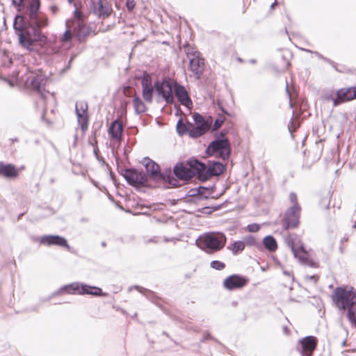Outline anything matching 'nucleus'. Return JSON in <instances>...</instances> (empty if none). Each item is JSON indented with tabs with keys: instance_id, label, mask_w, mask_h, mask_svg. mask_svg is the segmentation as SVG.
<instances>
[{
	"instance_id": "obj_1",
	"label": "nucleus",
	"mask_w": 356,
	"mask_h": 356,
	"mask_svg": "<svg viewBox=\"0 0 356 356\" xmlns=\"http://www.w3.org/2000/svg\"><path fill=\"white\" fill-rule=\"evenodd\" d=\"M40 9L41 0H30L24 13H17L14 16L13 27L18 44L29 52L35 51L36 43L44 42L47 39L42 29L48 26L49 19Z\"/></svg>"
},
{
	"instance_id": "obj_2",
	"label": "nucleus",
	"mask_w": 356,
	"mask_h": 356,
	"mask_svg": "<svg viewBox=\"0 0 356 356\" xmlns=\"http://www.w3.org/2000/svg\"><path fill=\"white\" fill-rule=\"evenodd\" d=\"M227 242L223 232H207L198 236L195 241L197 247L208 254H213L222 250Z\"/></svg>"
},
{
	"instance_id": "obj_3",
	"label": "nucleus",
	"mask_w": 356,
	"mask_h": 356,
	"mask_svg": "<svg viewBox=\"0 0 356 356\" xmlns=\"http://www.w3.org/2000/svg\"><path fill=\"white\" fill-rule=\"evenodd\" d=\"M184 48L188 59V70L196 79H200L205 69L204 58L196 47L191 46L188 42H185Z\"/></svg>"
},
{
	"instance_id": "obj_4",
	"label": "nucleus",
	"mask_w": 356,
	"mask_h": 356,
	"mask_svg": "<svg viewBox=\"0 0 356 356\" xmlns=\"http://www.w3.org/2000/svg\"><path fill=\"white\" fill-rule=\"evenodd\" d=\"M333 305L340 312H345V305L356 306V289L351 286H337L331 295Z\"/></svg>"
},
{
	"instance_id": "obj_5",
	"label": "nucleus",
	"mask_w": 356,
	"mask_h": 356,
	"mask_svg": "<svg viewBox=\"0 0 356 356\" xmlns=\"http://www.w3.org/2000/svg\"><path fill=\"white\" fill-rule=\"evenodd\" d=\"M168 76H164L161 79H156L154 82V90L158 98L161 97L167 104L174 103L175 99L172 95L173 82ZM160 103L159 99H156Z\"/></svg>"
},
{
	"instance_id": "obj_6",
	"label": "nucleus",
	"mask_w": 356,
	"mask_h": 356,
	"mask_svg": "<svg viewBox=\"0 0 356 356\" xmlns=\"http://www.w3.org/2000/svg\"><path fill=\"white\" fill-rule=\"evenodd\" d=\"M207 156H215L224 161L228 160L230 156V145L227 139L214 138L206 147Z\"/></svg>"
},
{
	"instance_id": "obj_7",
	"label": "nucleus",
	"mask_w": 356,
	"mask_h": 356,
	"mask_svg": "<svg viewBox=\"0 0 356 356\" xmlns=\"http://www.w3.org/2000/svg\"><path fill=\"white\" fill-rule=\"evenodd\" d=\"M33 242H38L40 245L45 246H58L63 248L70 251V252H74L72 250V247L70 245L67 238L63 236L58 234H44L42 236H34L32 235L30 237Z\"/></svg>"
},
{
	"instance_id": "obj_8",
	"label": "nucleus",
	"mask_w": 356,
	"mask_h": 356,
	"mask_svg": "<svg viewBox=\"0 0 356 356\" xmlns=\"http://www.w3.org/2000/svg\"><path fill=\"white\" fill-rule=\"evenodd\" d=\"M119 160L118 157L115 158L117 171L125 179L128 184L134 186L135 184H142L146 182L147 175L143 171L134 167L124 168L119 165Z\"/></svg>"
},
{
	"instance_id": "obj_9",
	"label": "nucleus",
	"mask_w": 356,
	"mask_h": 356,
	"mask_svg": "<svg viewBox=\"0 0 356 356\" xmlns=\"http://www.w3.org/2000/svg\"><path fill=\"white\" fill-rule=\"evenodd\" d=\"M48 77L42 73L41 70H38L36 72L31 73L26 78V83H29L32 90L36 91L40 97L45 101L47 99V93L48 90L45 89Z\"/></svg>"
},
{
	"instance_id": "obj_10",
	"label": "nucleus",
	"mask_w": 356,
	"mask_h": 356,
	"mask_svg": "<svg viewBox=\"0 0 356 356\" xmlns=\"http://www.w3.org/2000/svg\"><path fill=\"white\" fill-rule=\"evenodd\" d=\"M300 213L301 208H297V206L289 207L282 220V229L288 230L298 228L300 223Z\"/></svg>"
},
{
	"instance_id": "obj_11",
	"label": "nucleus",
	"mask_w": 356,
	"mask_h": 356,
	"mask_svg": "<svg viewBox=\"0 0 356 356\" xmlns=\"http://www.w3.org/2000/svg\"><path fill=\"white\" fill-rule=\"evenodd\" d=\"M133 289H136L140 293L143 294L149 300L152 302L154 303L158 307L161 309V310L170 318H171L173 321L181 322V320L179 317L172 315L169 309H168L165 307L158 302V300H160L161 298L156 295V293L148 289H146L143 286L139 285H134L129 287V291H131Z\"/></svg>"
},
{
	"instance_id": "obj_12",
	"label": "nucleus",
	"mask_w": 356,
	"mask_h": 356,
	"mask_svg": "<svg viewBox=\"0 0 356 356\" xmlns=\"http://www.w3.org/2000/svg\"><path fill=\"white\" fill-rule=\"evenodd\" d=\"M72 295H91L96 297H106L108 293L104 292L102 289L99 286L75 282H73Z\"/></svg>"
},
{
	"instance_id": "obj_13",
	"label": "nucleus",
	"mask_w": 356,
	"mask_h": 356,
	"mask_svg": "<svg viewBox=\"0 0 356 356\" xmlns=\"http://www.w3.org/2000/svg\"><path fill=\"white\" fill-rule=\"evenodd\" d=\"M249 282V278L241 274H232L227 276L222 282L223 287L229 291H233L243 289Z\"/></svg>"
},
{
	"instance_id": "obj_14",
	"label": "nucleus",
	"mask_w": 356,
	"mask_h": 356,
	"mask_svg": "<svg viewBox=\"0 0 356 356\" xmlns=\"http://www.w3.org/2000/svg\"><path fill=\"white\" fill-rule=\"evenodd\" d=\"M90 6L92 13L98 19H104L108 17L111 13V8L107 0L90 1Z\"/></svg>"
},
{
	"instance_id": "obj_15",
	"label": "nucleus",
	"mask_w": 356,
	"mask_h": 356,
	"mask_svg": "<svg viewBox=\"0 0 356 356\" xmlns=\"http://www.w3.org/2000/svg\"><path fill=\"white\" fill-rule=\"evenodd\" d=\"M186 164L190 179L197 176L201 181H204L203 176L206 163L197 158L191 157L187 160Z\"/></svg>"
},
{
	"instance_id": "obj_16",
	"label": "nucleus",
	"mask_w": 356,
	"mask_h": 356,
	"mask_svg": "<svg viewBox=\"0 0 356 356\" xmlns=\"http://www.w3.org/2000/svg\"><path fill=\"white\" fill-rule=\"evenodd\" d=\"M20 168L12 163L0 161V177L6 180H15L19 176Z\"/></svg>"
},
{
	"instance_id": "obj_17",
	"label": "nucleus",
	"mask_w": 356,
	"mask_h": 356,
	"mask_svg": "<svg viewBox=\"0 0 356 356\" xmlns=\"http://www.w3.org/2000/svg\"><path fill=\"white\" fill-rule=\"evenodd\" d=\"M225 170V165L219 161L209 160L204 171L203 179L207 181L210 177L218 176Z\"/></svg>"
},
{
	"instance_id": "obj_18",
	"label": "nucleus",
	"mask_w": 356,
	"mask_h": 356,
	"mask_svg": "<svg viewBox=\"0 0 356 356\" xmlns=\"http://www.w3.org/2000/svg\"><path fill=\"white\" fill-rule=\"evenodd\" d=\"M175 95L179 103L188 109L193 106V102L184 86L177 81L173 82Z\"/></svg>"
},
{
	"instance_id": "obj_19",
	"label": "nucleus",
	"mask_w": 356,
	"mask_h": 356,
	"mask_svg": "<svg viewBox=\"0 0 356 356\" xmlns=\"http://www.w3.org/2000/svg\"><path fill=\"white\" fill-rule=\"evenodd\" d=\"M107 131L108 136L113 140H115L118 143L121 141L123 128L122 124L119 118H116L111 122Z\"/></svg>"
},
{
	"instance_id": "obj_20",
	"label": "nucleus",
	"mask_w": 356,
	"mask_h": 356,
	"mask_svg": "<svg viewBox=\"0 0 356 356\" xmlns=\"http://www.w3.org/2000/svg\"><path fill=\"white\" fill-rule=\"evenodd\" d=\"M156 180L163 181L171 186V188H177L179 186V182L172 175V170L170 167L165 168L163 170L160 169Z\"/></svg>"
},
{
	"instance_id": "obj_21",
	"label": "nucleus",
	"mask_w": 356,
	"mask_h": 356,
	"mask_svg": "<svg viewBox=\"0 0 356 356\" xmlns=\"http://www.w3.org/2000/svg\"><path fill=\"white\" fill-rule=\"evenodd\" d=\"M210 122H205L200 124L194 125L191 122L189 124L188 136L193 139H196L202 136L209 129Z\"/></svg>"
},
{
	"instance_id": "obj_22",
	"label": "nucleus",
	"mask_w": 356,
	"mask_h": 356,
	"mask_svg": "<svg viewBox=\"0 0 356 356\" xmlns=\"http://www.w3.org/2000/svg\"><path fill=\"white\" fill-rule=\"evenodd\" d=\"M317 338L314 336H307L300 339H299L298 343L300 346V348H298V351L300 350H303L304 353L305 351L313 352L316 347Z\"/></svg>"
},
{
	"instance_id": "obj_23",
	"label": "nucleus",
	"mask_w": 356,
	"mask_h": 356,
	"mask_svg": "<svg viewBox=\"0 0 356 356\" xmlns=\"http://www.w3.org/2000/svg\"><path fill=\"white\" fill-rule=\"evenodd\" d=\"M260 245L261 246V248L259 249V251H264V250H266L269 252H274L278 248L277 240L271 234H268L264 236L260 243Z\"/></svg>"
},
{
	"instance_id": "obj_24",
	"label": "nucleus",
	"mask_w": 356,
	"mask_h": 356,
	"mask_svg": "<svg viewBox=\"0 0 356 356\" xmlns=\"http://www.w3.org/2000/svg\"><path fill=\"white\" fill-rule=\"evenodd\" d=\"M144 159L147 160V163L145 164L147 176L152 180H156L160 171V165L148 156L145 157Z\"/></svg>"
},
{
	"instance_id": "obj_25",
	"label": "nucleus",
	"mask_w": 356,
	"mask_h": 356,
	"mask_svg": "<svg viewBox=\"0 0 356 356\" xmlns=\"http://www.w3.org/2000/svg\"><path fill=\"white\" fill-rule=\"evenodd\" d=\"M188 168L187 164L184 165L180 161L177 162L173 167L174 175L179 180L189 179V170Z\"/></svg>"
},
{
	"instance_id": "obj_26",
	"label": "nucleus",
	"mask_w": 356,
	"mask_h": 356,
	"mask_svg": "<svg viewBox=\"0 0 356 356\" xmlns=\"http://www.w3.org/2000/svg\"><path fill=\"white\" fill-rule=\"evenodd\" d=\"M300 241V236L296 233H288L284 236V242L290 248L294 257H297L296 244Z\"/></svg>"
},
{
	"instance_id": "obj_27",
	"label": "nucleus",
	"mask_w": 356,
	"mask_h": 356,
	"mask_svg": "<svg viewBox=\"0 0 356 356\" xmlns=\"http://www.w3.org/2000/svg\"><path fill=\"white\" fill-rule=\"evenodd\" d=\"M133 105L136 115H142L147 111V106L138 95L133 98Z\"/></svg>"
},
{
	"instance_id": "obj_28",
	"label": "nucleus",
	"mask_w": 356,
	"mask_h": 356,
	"mask_svg": "<svg viewBox=\"0 0 356 356\" xmlns=\"http://www.w3.org/2000/svg\"><path fill=\"white\" fill-rule=\"evenodd\" d=\"M77 122L80 127L81 131L85 132L88 127L89 115L88 113H81L77 109L76 111Z\"/></svg>"
},
{
	"instance_id": "obj_29",
	"label": "nucleus",
	"mask_w": 356,
	"mask_h": 356,
	"mask_svg": "<svg viewBox=\"0 0 356 356\" xmlns=\"http://www.w3.org/2000/svg\"><path fill=\"white\" fill-rule=\"evenodd\" d=\"M72 35L69 29L68 20L67 19L65 22V31L60 38V42L61 43L62 46L67 44V47H65V49H69L72 45Z\"/></svg>"
},
{
	"instance_id": "obj_30",
	"label": "nucleus",
	"mask_w": 356,
	"mask_h": 356,
	"mask_svg": "<svg viewBox=\"0 0 356 356\" xmlns=\"http://www.w3.org/2000/svg\"><path fill=\"white\" fill-rule=\"evenodd\" d=\"M296 258L298 259V261L302 265L314 268L319 267V263L308 255H300L297 254V257Z\"/></svg>"
},
{
	"instance_id": "obj_31",
	"label": "nucleus",
	"mask_w": 356,
	"mask_h": 356,
	"mask_svg": "<svg viewBox=\"0 0 356 356\" xmlns=\"http://www.w3.org/2000/svg\"><path fill=\"white\" fill-rule=\"evenodd\" d=\"M346 309V318L352 327L356 329V306L345 305Z\"/></svg>"
},
{
	"instance_id": "obj_32",
	"label": "nucleus",
	"mask_w": 356,
	"mask_h": 356,
	"mask_svg": "<svg viewBox=\"0 0 356 356\" xmlns=\"http://www.w3.org/2000/svg\"><path fill=\"white\" fill-rule=\"evenodd\" d=\"M245 246L243 239L234 241L227 246V249L229 250L234 255L241 253L245 250Z\"/></svg>"
},
{
	"instance_id": "obj_33",
	"label": "nucleus",
	"mask_w": 356,
	"mask_h": 356,
	"mask_svg": "<svg viewBox=\"0 0 356 356\" xmlns=\"http://www.w3.org/2000/svg\"><path fill=\"white\" fill-rule=\"evenodd\" d=\"M350 86L347 88H341L336 91V96L341 100V102H348L353 99H348L351 95Z\"/></svg>"
},
{
	"instance_id": "obj_34",
	"label": "nucleus",
	"mask_w": 356,
	"mask_h": 356,
	"mask_svg": "<svg viewBox=\"0 0 356 356\" xmlns=\"http://www.w3.org/2000/svg\"><path fill=\"white\" fill-rule=\"evenodd\" d=\"M245 246H248L250 248L254 247L258 250L259 249L261 248V246L260 245V242L257 240V237L254 235L249 234L243 236L242 238Z\"/></svg>"
},
{
	"instance_id": "obj_35",
	"label": "nucleus",
	"mask_w": 356,
	"mask_h": 356,
	"mask_svg": "<svg viewBox=\"0 0 356 356\" xmlns=\"http://www.w3.org/2000/svg\"><path fill=\"white\" fill-rule=\"evenodd\" d=\"M199 187L203 188V189H200V192H201L200 198L201 200H207L210 197H213L212 194L214 193L216 189L215 184L208 186L200 185Z\"/></svg>"
},
{
	"instance_id": "obj_36",
	"label": "nucleus",
	"mask_w": 356,
	"mask_h": 356,
	"mask_svg": "<svg viewBox=\"0 0 356 356\" xmlns=\"http://www.w3.org/2000/svg\"><path fill=\"white\" fill-rule=\"evenodd\" d=\"M190 122H182L181 119L179 118L176 124V131L179 136L188 135L189 134V124Z\"/></svg>"
},
{
	"instance_id": "obj_37",
	"label": "nucleus",
	"mask_w": 356,
	"mask_h": 356,
	"mask_svg": "<svg viewBox=\"0 0 356 356\" xmlns=\"http://www.w3.org/2000/svg\"><path fill=\"white\" fill-rule=\"evenodd\" d=\"M142 91L145 89L147 91H153L154 85L152 86L151 80L149 77L148 73L144 71L143 73V78L141 81Z\"/></svg>"
},
{
	"instance_id": "obj_38",
	"label": "nucleus",
	"mask_w": 356,
	"mask_h": 356,
	"mask_svg": "<svg viewBox=\"0 0 356 356\" xmlns=\"http://www.w3.org/2000/svg\"><path fill=\"white\" fill-rule=\"evenodd\" d=\"M213 106L217 109V110H219L224 115H227V116H229V117H231L232 115L231 113L228 111L227 109H226L225 107H224V105H223V101L220 99H216V100L213 99Z\"/></svg>"
},
{
	"instance_id": "obj_39",
	"label": "nucleus",
	"mask_w": 356,
	"mask_h": 356,
	"mask_svg": "<svg viewBox=\"0 0 356 356\" xmlns=\"http://www.w3.org/2000/svg\"><path fill=\"white\" fill-rule=\"evenodd\" d=\"M92 146L93 147V154L95 156L96 159L102 165H106V162L104 157H102L100 154L98 145H97V140H95L94 144H92Z\"/></svg>"
},
{
	"instance_id": "obj_40",
	"label": "nucleus",
	"mask_w": 356,
	"mask_h": 356,
	"mask_svg": "<svg viewBox=\"0 0 356 356\" xmlns=\"http://www.w3.org/2000/svg\"><path fill=\"white\" fill-rule=\"evenodd\" d=\"M224 122H225L224 117L222 115V114L218 113L213 122V124L212 125V128H211V131H213L214 130H216V129L220 128L221 126L222 125V124L224 123Z\"/></svg>"
},
{
	"instance_id": "obj_41",
	"label": "nucleus",
	"mask_w": 356,
	"mask_h": 356,
	"mask_svg": "<svg viewBox=\"0 0 356 356\" xmlns=\"http://www.w3.org/2000/svg\"><path fill=\"white\" fill-rule=\"evenodd\" d=\"M76 109L81 112V113H88V105L85 101L76 102L75 104V111Z\"/></svg>"
},
{
	"instance_id": "obj_42",
	"label": "nucleus",
	"mask_w": 356,
	"mask_h": 356,
	"mask_svg": "<svg viewBox=\"0 0 356 356\" xmlns=\"http://www.w3.org/2000/svg\"><path fill=\"white\" fill-rule=\"evenodd\" d=\"M11 5L17 13H22L25 8L24 0H11Z\"/></svg>"
},
{
	"instance_id": "obj_43",
	"label": "nucleus",
	"mask_w": 356,
	"mask_h": 356,
	"mask_svg": "<svg viewBox=\"0 0 356 356\" xmlns=\"http://www.w3.org/2000/svg\"><path fill=\"white\" fill-rule=\"evenodd\" d=\"M330 199H331V195H330V192L329 191L326 194V195L321 200V201L319 202L320 207L323 209H327L330 207Z\"/></svg>"
},
{
	"instance_id": "obj_44",
	"label": "nucleus",
	"mask_w": 356,
	"mask_h": 356,
	"mask_svg": "<svg viewBox=\"0 0 356 356\" xmlns=\"http://www.w3.org/2000/svg\"><path fill=\"white\" fill-rule=\"evenodd\" d=\"M210 266L211 268L217 270H222L225 268L226 265L224 262L219 261V260H213L210 263Z\"/></svg>"
},
{
	"instance_id": "obj_45",
	"label": "nucleus",
	"mask_w": 356,
	"mask_h": 356,
	"mask_svg": "<svg viewBox=\"0 0 356 356\" xmlns=\"http://www.w3.org/2000/svg\"><path fill=\"white\" fill-rule=\"evenodd\" d=\"M192 117H193L194 123H195L197 124H200V123L205 122H211V120H212L211 116H209L210 120H204L203 118L202 115L200 113H197V112H195L193 114Z\"/></svg>"
},
{
	"instance_id": "obj_46",
	"label": "nucleus",
	"mask_w": 356,
	"mask_h": 356,
	"mask_svg": "<svg viewBox=\"0 0 356 356\" xmlns=\"http://www.w3.org/2000/svg\"><path fill=\"white\" fill-rule=\"evenodd\" d=\"M200 189H203V188H200L198 186L197 187L191 188L186 194L185 197H188L189 196L200 197V195L201 193V192H200Z\"/></svg>"
},
{
	"instance_id": "obj_47",
	"label": "nucleus",
	"mask_w": 356,
	"mask_h": 356,
	"mask_svg": "<svg viewBox=\"0 0 356 356\" xmlns=\"http://www.w3.org/2000/svg\"><path fill=\"white\" fill-rule=\"evenodd\" d=\"M260 229L261 225L256 222L248 224L246 227V230L250 233L257 232Z\"/></svg>"
},
{
	"instance_id": "obj_48",
	"label": "nucleus",
	"mask_w": 356,
	"mask_h": 356,
	"mask_svg": "<svg viewBox=\"0 0 356 356\" xmlns=\"http://www.w3.org/2000/svg\"><path fill=\"white\" fill-rule=\"evenodd\" d=\"M75 57H76L75 54H72L70 56V58L67 62V64L60 70V74H63L66 73L71 68L72 64Z\"/></svg>"
},
{
	"instance_id": "obj_49",
	"label": "nucleus",
	"mask_w": 356,
	"mask_h": 356,
	"mask_svg": "<svg viewBox=\"0 0 356 356\" xmlns=\"http://www.w3.org/2000/svg\"><path fill=\"white\" fill-rule=\"evenodd\" d=\"M153 91H147L145 89L144 91H142V96L144 100L147 103H152L153 101Z\"/></svg>"
},
{
	"instance_id": "obj_50",
	"label": "nucleus",
	"mask_w": 356,
	"mask_h": 356,
	"mask_svg": "<svg viewBox=\"0 0 356 356\" xmlns=\"http://www.w3.org/2000/svg\"><path fill=\"white\" fill-rule=\"evenodd\" d=\"M289 200L293 204L291 207L297 206V208H301L300 204L298 202V197L295 192H291L289 194Z\"/></svg>"
},
{
	"instance_id": "obj_51",
	"label": "nucleus",
	"mask_w": 356,
	"mask_h": 356,
	"mask_svg": "<svg viewBox=\"0 0 356 356\" xmlns=\"http://www.w3.org/2000/svg\"><path fill=\"white\" fill-rule=\"evenodd\" d=\"M63 294H72L73 293V282L62 286Z\"/></svg>"
},
{
	"instance_id": "obj_52",
	"label": "nucleus",
	"mask_w": 356,
	"mask_h": 356,
	"mask_svg": "<svg viewBox=\"0 0 356 356\" xmlns=\"http://www.w3.org/2000/svg\"><path fill=\"white\" fill-rule=\"evenodd\" d=\"M210 339L214 340L216 342L220 343V342L216 339L213 337L209 332H204L203 337L200 340V343H204V341Z\"/></svg>"
},
{
	"instance_id": "obj_53",
	"label": "nucleus",
	"mask_w": 356,
	"mask_h": 356,
	"mask_svg": "<svg viewBox=\"0 0 356 356\" xmlns=\"http://www.w3.org/2000/svg\"><path fill=\"white\" fill-rule=\"evenodd\" d=\"M91 33V27L86 26L79 34V38L88 37Z\"/></svg>"
},
{
	"instance_id": "obj_54",
	"label": "nucleus",
	"mask_w": 356,
	"mask_h": 356,
	"mask_svg": "<svg viewBox=\"0 0 356 356\" xmlns=\"http://www.w3.org/2000/svg\"><path fill=\"white\" fill-rule=\"evenodd\" d=\"M125 5L127 10L131 12L136 6V3L134 0H126Z\"/></svg>"
},
{
	"instance_id": "obj_55",
	"label": "nucleus",
	"mask_w": 356,
	"mask_h": 356,
	"mask_svg": "<svg viewBox=\"0 0 356 356\" xmlns=\"http://www.w3.org/2000/svg\"><path fill=\"white\" fill-rule=\"evenodd\" d=\"M296 250H297V254H298V252H300L302 253L307 252V249H306L305 245L302 241H300L296 244Z\"/></svg>"
},
{
	"instance_id": "obj_56",
	"label": "nucleus",
	"mask_w": 356,
	"mask_h": 356,
	"mask_svg": "<svg viewBox=\"0 0 356 356\" xmlns=\"http://www.w3.org/2000/svg\"><path fill=\"white\" fill-rule=\"evenodd\" d=\"M195 211L201 213L202 214L211 215L209 206H205L201 208H198Z\"/></svg>"
},
{
	"instance_id": "obj_57",
	"label": "nucleus",
	"mask_w": 356,
	"mask_h": 356,
	"mask_svg": "<svg viewBox=\"0 0 356 356\" xmlns=\"http://www.w3.org/2000/svg\"><path fill=\"white\" fill-rule=\"evenodd\" d=\"M40 309V305H33L25 308V311L27 312H38Z\"/></svg>"
},
{
	"instance_id": "obj_58",
	"label": "nucleus",
	"mask_w": 356,
	"mask_h": 356,
	"mask_svg": "<svg viewBox=\"0 0 356 356\" xmlns=\"http://www.w3.org/2000/svg\"><path fill=\"white\" fill-rule=\"evenodd\" d=\"M63 294V290H62V286L60 287L58 290L51 293L49 296H47V300H51L53 298Z\"/></svg>"
},
{
	"instance_id": "obj_59",
	"label": "nucleus",
	"mask_w": 356,
	"mask_h": 356,
	"mask_svg": "<svg viewBox=\"0 0 356 356\" xmlns=\"http://www.w3.org/2000/svg\"><path fill=\"white\" fill-rule=\"evenodd\" d=\"M71 5H73L74 6V10L73 11L74 17L79 19L81 17V12L78 10V7L75 2V0H74V3H72Z\"/></svg>"
},
{
	"instance_id": "obj_60",
	"label": "nucleus",
	"mask_w": 356,
	"mask_h": 356,
	"mask_svg": "<svg viewBox=\"0 0 356 356\" xmlns=\"http://www.w3.org/2000/svg\"><path fill=\"white\" fill-rule=\"evenodd\" d=\"M225 132L223 131H216L215 133H213L214 138H218L219 139H227V138H225Z\"/></svg>"
},
{
	"instance_id": "obj_61",
	"label": "nucleus",
	"mask_w": 356,
	"mask_h": 356,
	"mask_svg": "<svg viewBox=\"0 0 356 356\" xmlns=\"http://www.w3.org/2000/svg\"><path fill=\"white\" fill-rule=\"evenodd\" d=\"M198 200H201V199L195 196H189L188 197H185V202L187 203H195Z\"/></svg>"
},
{
	"instance_id": "obj_62",
	"label": "nucleus",
	"mask_w": 356,
	"mask_h": 356,
	"mask_svg": "<svg viewBox=\"0 0 356 356\" xmlns=\"http://www.w3.org/2000/svg\"><path fill=\"white\" fill-rule=\"evenodd\" d=\"M335 71L338 72H345V66L342 65L341 67H338V64L334 61V65H330Z\"/></svg>"
},
{
	"instance_id": "obj_63",
	"label": "nucleus",
	"mask_w": 356,
	"mask_h": 356,
	"mask_svg": "<svg viewBox=\"0 0 356 356\" xmlns=\"http://www.w3.org/2000/svg\"><path fill=\"white\" fill-rule=\"evenodd\" d=\"M106 168L108 170V175H109V177L110 179L113 181V183L115 184V173L112 171L111 167L109 166L108 164H106Z\"/></svg>"
},
{
	"instance_id": "obj_64",
	"label": "nucleus",
	"mask_w": 356,
	"mask_h": 356,
	"mask_svg": "<svg viewBox=\"0 0 356 356\" xmlns=\"http://www.w3.org/2000/svg\"><path fill=\"white\" fill-rule=\"evenodd\" d=\"M351 95L350 96L348 99H356V86H350Z\"/></svg>"
}]
</instances>
